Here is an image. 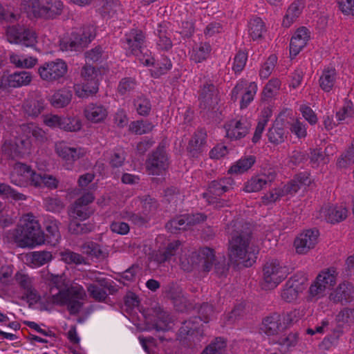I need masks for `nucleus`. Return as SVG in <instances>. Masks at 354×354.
Wrapping results in <instances>:
<instances>
[{
    "instance_id": "1",
    "label": "nucleus",
    "mask_w": 354,
    "mask_h": 354,
    "mask_svg": "<svg viewBox=\"0 0 354 354\" xmlns=\"http://www.w3.org/2000/svg\"><path fill=\"white\" fill-rule=\"evenodd\" d=\"M226 231L231 236L228 247L230 260L235 263H243L246 267L251 266L256 259L252 226L237 219L227 225Z\"/></svg>"
},
{
    "instance_id": "2",
    "label": "nucleus",
    "mask_w": 354,
    "mask_h": 354,
    "mask_svg": "<svg viewBox=\"0 0 354 354\" xmlns=\"http://www.w3.org/2000/svg\"><path fill=\"white\" fill-rule=\"evenodd\" d=\"M44 279L49 286L47 302L57 306H66L72 315L78 313L82 306L86 294L84 288L78 284L68 286L65 274H55L48 272Z\"/></svg>"
},
{
    "instance_id": "3",
    "label": "nucleus",
    "mask_w": 354,
    "mask_h": 354,
    "mask_svg": "<svg viewBox=\"0 0 354 354\" xmlns=\"http://www.w3.org/2000/svg\"><path fill=\"white\" fill-rule=\"evenodd\" d=\"M14 239L19 247L32 248L45 242L44 233L32 214L23 216L15 229Z\"/></svg>"
},
{
    "instance_id": "4",
    "label": "nucleus",
    "mask_w": 354,
    "mask_h": 354,
    "mask_svg": "<svg viewBox=\"0 0 354 354\" xmlns=\"http://www.w3.org/2000/svg\"><path fill=\"white\" fill-rule=\"evenodd\" d=\"M214 313L212 306L208 304H204L199 309L200 317H193L188 321L183 322V326L179 329V336L180 338L188 339L189 340L195 339L196 341H200L201 337L203 334V330L201 329V321L204 323H207L210 317Z\"/></svg>"
},
{
    "instance_id": "5",
    "label": "nucleus",
    "mask_w": 354,
    "mask_h": 354,
    "mask_svg": "<svg viewBox=\"0 0 354 354\" xmlns=\"http://www.w3.org/2000/svg\"><path fill=\"white\" fill-rule=\"evenodd\" d=\"M288 274L287 267L278 260L267 261L263 268L262 288L271 290L276 288Z\"/></svg>"
},
{
    "instance_id": "6",
    "label": "nucleus",
    "mask_w": 354,
    "mask_h": 354,
    "mask_svg": "<svg viewBox=\"0 0 354 354\" xmlns=\"http://www.w3.org/2000/svg\"><path fill=\"white\" fill-rule=\"evenodd\" d=\"M337 275V272L334 268L322 270L309 288V299L317 300L324 297L326 290L330 289L336 283Z\"/></svg>"
},
{
    "instance_id": "7",
    "label": "nucleus",
    "mask_w": 354,
    "mask_h": 354,
    "mask_svg": "<svg viewBox=\"0 0 354 354\" xmlns=\"http://www.w3.org/2000/svg\"><path fill=\"white\" fill-rule=\"evenodd\" d=\"M68 72V66L62 59L44 62L38 67L37 73L40 78L48 83L59 82Z\"/></svg>"
},
{
    "instance_id": "8",
    "label": "nucleus",
    "mask_w": 354,
    "mask_h": 354,
    "mask_svg": "<svg viewBox=\"0 0 354 354\" xmlns=\"http://www.w3.org/2000/svg\"><path fill=\"white\" fill-rule=\"evenodd\" d=\"M6 38L11 44H20L26 47H33L37 42L36 32L20 25L9 26L6 30Z\"/></svg>"
},
{
    "instance_id": "9",
    "label": "nucleus",
    "mask_w": 354,
    "mask_h": 354,
    "mask_svg": "<svg viewBox=\"0 0 354 354\" xmlns=\"http://www.w3.org/2000/svg\"><path fill=\"white\" fill-rule=\"evenodd\" d=\"M38 173L24 163L17 162L10 174L11 183L19 187H28L38 185Z\"/></svg>"
},
{
    "instance_id": "10",
    "label": "nucleus",
    "mask_w": 354,
    "mask_h": 354,
    "mask_svg": "<svg viewBox=\"0 0 354 354\" xmlns=\"http://www.w3.org/2000/svg\"><path fill=\"white\" fill-rule=\"evenodd\" d=\"M94 199L91 192L84 193L76 199L69 210L70 218L80 221L88 219L94 213V209L89 206Z\"/></svg>"
},
{
    "instance_id": "11",
    "label": "nucleus",
    "mask_w": 354,
    "mask_h": 354,
    "mask_svg": "<svg viewBox=\"0 0 354 354\" xmlns=\"http://www.w3.org/2000/svg\"><path fill=\"white\" fill-rule=\"evenodd\" d=\"M234 180L231 178H224L218 180H213L209 185L207 192L203 194V196L207 203L214 204L216 207H223V202L218 201L217 196L232 189Z\"/></svg>"
},
{
    "instance_id": "12",
    "label": "nucleus",
    "mask_w": 354,
    "mask_h": 354,
    "mask_svg": "<svg viewBox=\"0 0 354 354\" xmlns=\"http://www.w3.org/2000/svg\"><path fill=\"white\" fill-rule=\"evenodd\" d=\"M56 154L65 162L64 167L71 169L73 163L84 157L87 150L83 147H71L65 142H58L55 145Z\"/></svg>"
},
{
    "instance_id": "13",
    "label": "nucleus",
    "mask_w": 354,
    "mask_h": 354,
    "mask_svg": "<svg viewBox=\"0 0 354 354\" xmlns=\"http://www.w3.org/2000/svg\"><path fill=\"white\" fill-rule=\"evenodd\" d=\"M251 124L245 117H236L225 124L226 136L232 140H240L245 137L250 129Z\"/></svg>"
},
{
    "instance_id": "14",
    "label": "nucleus",
    "mask_w": 354,
    "mask_h": 354,
    "mask_svg": "<svg viewBox=\"0 0 354 354\" xmlns=\"http://www.w3.org/2000/svg\"><path fill=\"white\" fill-rule=\"evenodd\" d=\"M319 236V231L316 229L306 230L300 233L294 241L296 252L299 254H307L315 247Z\"/></svg>"
},
{
    "instance_id": "15",
    "label": "nucleus",
    "mask_w": 354,
    "mask_h": 354,
    "mask_svg": "<svg viewBox=\"0 0 354 354\" xmlns=\"http://www.w3.org/2000/svg\"><path fill=\"white\" fill-rule=\"evenodd\" d=\"M306 279L304 277L293 276L285 283L281 297L286 302L295 301L306 288Z\"/></svg>"
},
{
    "instance_id": "16",
    "label": "nucleus",
    "mask_w": 354,
    "mask_h": 354,
    "mask_svg": "<svg viewBox=\"0 0 354 354\" xmlns=\"http://www.w3.org/2000/svg\"><path fill=\"white\" fill-rule=\"evenodd\" d=\"M145 37L142 30L131 29L125 34L123 39V45L127 54L138 56L142 53Z\"/></svg>"
},
{
    "instance_id": "17",
    "label": "nucleus",
    "mask_w": 354,
    "mask_h": 354,
    "mask_svg": "<svg viewBox=\"0 0 354 354\" xmlns=\"http://www.w3.org/2000/svg\"><path fill=\"white\" fill-rule=\"evenodd\" d=\"M181 248V241L175 240L169 242L165 247L158 249L153 253V260L158 265L170 263L171 261L176 260V256L180 254Z\"/></svg>"
},
{
    "instance_id": "18",
    "label": "nucleus",
    "mask_w": 354,
    "mask_h": 354,
    "mask_svg": "<svg viewBox=\"0 0 354 354\" xmlns=\"http://www.w3.org/2000/svg\"><path fill=\"white\" fill-rule=\"evenodd\" d=\"M257 91V85L255 82H250L248 85H246L245 82H241L233 88L232 99L236 101L238 99V95L241 94L240 106L241 109H244L254 100Z\"/></svg>"
},
{
    "instance_id": "19",
    "label": "nucleus",
    "mask_w": 354,
    "mask_h": 354,
    "mask_svg": "<svg viewBox=\"0 0 354 354\" xmlns=\"http://www.w3.org/2000/svg\"><path fill=\"white\" fill-rule=\"evenodd\" d=\"M168 158L163 149H157L148 158L146 168L151 175H160L168 167Z\"/></svg>"
},
{
    "instance_id": "20",
    "label": "nucleus",
    "mask_w": 354,
    "mask_h": 354,
    "mask_svg": "<svg viewBox=\"0 0 354 354\" xmlns=\"http://www.w3.org/2000/svg\"><path fill=\"white\" fill-rule=\"evenodd\" d=\"M83 113L84 118L88 122L93 124H100L106 120L109 111L104 105L92 102L84 106Z\"/></svg>"
},
{
    "instance_id": "21",
    "label": "nucleus",
    "mask_w": 354,
    "mask_h": 354,
    "mask_svg": "<svg viewBox=\"0 0 354 354\" xmlns=\"http://www.w3.org/2000/svg\"><path fill=\"white\" fill-rule=\"evenodd\" d=\"M347 216V210L342 207L330 205H324L317 212L316 217L326 222L335 223L342 221Z\"/></svg>"
},
{
    "instance_id": "22",
    "label": "nucleus",
    "mask_w": 354,
    "mask_h": 354,
    "mask_svg": "<svg viewBox=\"0 0 354 354\" xmlns=\"http://www.w3.org/2000/svg\"><path fill=\"white\" fill-rule=\"evenodd\" d=\"M193 258H195L196 268L206 272L211 270L215 263L214 251L209 248H202L193 252Z\"/></svg>"
},
{
    "instance_id": "23",
    "label": "nucleus",
    "mask_w": 354,
    "mask_h": 354,
    "mask_svg": "<svg viewBox=\"0 0 354 354\" xmlns=\"http://www.w3.org/2000/svg\"><path fill=\"white\" fill-rule=\"evenodd\" d=\"M329 299L335 304H346L354 300V288L348 282H344L330 292Z\"/></svg>"
},
{
    "instance_id": "24",
    "label": "nucleus",
    "mask_w": 354,
    "mask_h": 354,
    "mask_svg": "<svg viewBox=\"0 0 354 354\" xmlns=\"http://www.w3.org/2000/svg\"><path fill=\"white\" fill-rule=\"evenodd\" d=\"M310 32L304 27L299 28L292 35L290 43V55L291 57L297 56L306 46L310 39Z\"/></svg>"
},
{
    "instance_id": "25",
    "label": "nucleus",
    "mask_w": 354,
    "mask_h": 354,
    "mask_svg": "<svg viewBox=\"0 0 354 354\" xmlns=\"http://www.w3.org/2000/svg\"><path fill=\"white\" fill-rule=\"evenodd\" d=\"M218 92L212 84H204L199 96L200 107L203 109H214L218 104Z\"/></svg>"
},
{
    "instance_id": "26",
    "label": "nucleus",
    "mask_w": 354,
    "mask_h": 354,
    "mask_svg": "<svg viewBox=\"0 0 354 354\" xmlns=\"http://www.w3.org/2000/svg\"><path fill=\"white\" fill-rule=\"evenodd\" d=\"M15 279L19 286L24 289L26 297L28 299L35 302H37L39 299V295L32 286V278L25 273L17 272L15 276Z\"/></svg>"
},
{
    "instance_id": "27",
    "label": "nucleus",
    "mask_w": 354,
    "mask_h": 354,
    "mask_svg": "<svg viewBox=\"0 0 354 354\" xmlns=\"http://www.w3.org/2000/svg\"><path fill=\"white\" fill-rule=\"evenodd\" d=\"M72 97V91L69 88L63 87L54 91L49 97V102L53 107L60 109L67 106Z\"/></svg>"
},
{
    "instance_id": "28",
    "label": "nucleus",
    "mask_w": 354,
    "mask_h": 354,
    "mask_svg": "<svg viewBox=\"0 0 354 354\" xmlns=\"http://www.w3.org/2000/svg\"><path fill=\"white\" fill-rule=\"evenodd\" d=\"M337 79L338 75L335 68H324L319 78V87L324 92L328 93L335 86Z\"/></svg>"
},
{
    "instance_id": "29",
    "label": "nucleus",
    "mask_w": 354,
    "mask_h": 354,
    "mask_svg": "<svg viewBox=\"0 0 354 354\" xmlns=\"http://www.w3.org/2000/svg\"><path fill=\"white\" fill-rule=\"evenodd\" d=\"M26 141L16 138L15 140L6 141L2 147L3 153L9 158H20L24 153Z\"/></svg>"
},
{
    "instance_id": "30",
    "label": "nucleus",
    "mask_w": 354,
    "mask_h": 354,
    "mask_svg": "<svg viewBox=\"0 0 354 354\" xmlns=\"http://www.w3.org/2000/svg\"><path fill=\"white\" fill-rule=\"evenodd\" d=\"M206 133L203 130L197 131L189 142L187 149L193 157H197L205 148Z\"/></svg>"
},
{
    "instance_id": "31",
    "label": "nucleus",
    "mask_w": 354,
    "mask_h": 354,
    "mask_svg": "<svg viewBox=\"0 0 354 354\" xmlns=\"http://www.w3.org/2000/svg\"><path fill=\"white\" fill-rule=\"evenodd\" d=\"M281 317L278 314L266 317L262 322L260 330L268 336L277 335L281 330Z\"/></svg>"
},
{
    "instance_id": "32",
    "label": "nucleus",
    "mask_w": 354,
    "mask_h": 354,
    "mask_svg": "<svg viewBox=\"0 0 354 354\" xmlns=\"http://www.w3.org/2000/svg\"><path fill=\"white\" fill-rule=\"evenodd\" d=\"M304 8V3L301 1H295L292 2L286 10L283 17L282 25L283 27L288 28L295 22L302 13Z\"/></svg>"
},
{
    "instance_id": "33",
    "label": "nucleus",
    "mask_w": 354,
    "mask_h": 354,
    "mask_svg": "<svg viewBox=\"0 0 354 354\" xmlns=\"http://www.w3.org/2000/svg\"><path fill=\"white\" fill-rule=\"evenodd\" d=\"M42 18L53 19L61 15L63 3L60 0H41Z\"/></svg>"
},
{
    "instance_id": "34",
    "label": "nucleus",
    "mask_w": 354,
    "mask_h": 354,
    "mask_svg": "<svg viewBox=\"0 0 354 354\" xmlns=\"http://www.w3.org/2000/svg\"><path fill=\"white\" fill-rule=\"evenodd\" d=\"M20 9L28 17L42 18L41 0H22Z\"/></svg>"
},
{
    "instance_id": "35",
    "label": "nucleus",
    "mask_w": 354,
    "mask_h": 354,
    "mask_svg": "<svg viewBox=\"0 0 354 354\" xmlns=\"http://www.w3.org/2000/svg\"><path fill=\"white\" fill-rule=\"evenodd\" d=\"M99 10L102 16L107 18L114 17L122 12L118 0H102Z\"/></svg>"
},
{
    "instance_id": "36",
    "label": "nucleus",
    "mask_w": 354,
    "mask_h": 354,
    "mask_svg": "<svg viewBox=\"0 0 354 354\" xmlns=\"http://www.w3.org/2000/svg\"><path fill=\"white\" fill-rule=\"evenodd\" d=\"M158 39L157 40L158 47L163 50H168L172 47L171 39V32L168 29L166 24H159L157 29Z\"/></svg>"
},
{
    "instance_id": "37",
    "label": "nucleus",
    "mask_w": 354,
    "mask_h": 354,
    "mask_svg": "<svg viewBox=\"0 0 354 354\" xmlns=\"http://www.w3.org/2000/svg\"><path fill=\"white\" fill-rule=\"evenodd\" d=\"M211 50V46L208 43L201 42L193 47L190 59L195 63H201L209 57Z\"/></svg>"
},
{
    "instance_id": "38",
    "label": "nucleus",
    "mask_w": 354,
    "mask_h": 354,
    "mask_svg": "<svg viewBox=\"0 0 354 354\" xmlns=\"http://www.w3.org/2000/svg\"><path fill=\"white\" fill-rule=\"evenodd\" d=\"M53 259L51 252L48 251H36L27 255V261L32 267L37 268L50 262Z\"/></svg>"
},
{
    "instance_id": "39",
    "label": "nucleus",
    "mask_w": 354,
    "mask_h": 354,
    "mask_svg": "<svg viewBox=\"0 0 354 354\" xmlns=\"http://www.w3.org/2000/svg\"><path fill=\"white\" fill-rule=\"evenodd\" d=\"M9 59L11 64L20 68H31L37 63V59L35 57H27L15 53L10 54Z\"/></svg>"
},
{
    "instance_id": "40",
    "label": "nucleus",
    "mask_w": 354,
    "mask_h": 354,
    "mask_svg": "<svg viewBox=\"0 0 354 354\" xmlns=\"http://www.w3.org/2000/svg\"><path fill=\"white\" fill-rule=\"evenodd\" d=\"M81 250L87 255L100 259H104L108 255L106 250L93 241H88L82 244L81 245Z\"/></svg>"
},
{
    "instance_id": "41",
    "label": "nucleus",
    "mask_w": 354,
    "mask_h": 354,
    "mask_svg": "<svg viewBox=\"0 0 354 354\" xmlns=\"http://www.w3.org/2000/svg\"><path fill=\"white\" fill-rule=\"evenodd\" d=\"M255 162L253 156L243 157L233 164L228 172L233 174H241L247 171Z\"/></svg>"
},
{
    "instance_id": "42",
    "label": "nucleus",
    "mask_w": 354,
    "mask_h": 354,
    "mask_svg": "<svg viewBox=\"0 0 354 354\" xmlns=\"http://www.w3.org/2000/svg\"><path fill=\"white\" fill-rule=\"evenodd\" d=\"M281 87V81L272 78L266 84L261 93V100L264 102L270 101L278 93Z\"/></svg>"
},
{
    "instance_id": "43",
    "label": "nucleus",
    "mask_w": 354,
    "mask_h": 354,
    "mask_svg": "<svg viewBox=\"0 0 354 354\" xmlns=\"http://www.w3.org/2000/svg\"><path fill=\"white\" fill-rule=\"evenodd\" d=\"M45 227L48 243L53 245L58 243L61 239V234L59 230V222L56 220L49 219L46 221Z\"/></svg>"
},
{
    "instance_id": "44",
    "label": "nucleus",
    "mask_w": 354,
    "mask_h": 354,
    "mask_svg": "<svg viewBox=\"0 0 354 354\" xmlns=\"http://www.w3.org/2000/svg\"><path fill=\"white\" fill-rule=\"evenodd\" d=\"M265 32V24L261 18L255 17L250 21L248 32L253 40L261 39Z\"/></svg>"
},
{
    "instance_id": "45",
    "label": "nucleus",
    "mask_w": 354,
    "mask_h": 354,
    "mask_svg": "<svg viewBox=\"0 0 354 354\" xmlns=\"http://www.w3.org/2000/svg\"><path fill=\"white\" fill-rule=\"evenodd\" d=\"M79 37L73 34L70 38H63L59 41V49L63 52L77 51L84 48Z\"/></svg>"
},
{
    "instance_id": "46",
    "label": "nucleus",
    "mask_w": 354,
    "mask_h": 354,
    "mask_svg": "<svg viewBox=\"0 0 354 354\" xmlns=\"http://www.w3.org/2000/svg\"><path fill=\"white\" fill-rule=\"evenodd\" d=\"M268 138L274 145L281 144L286 138V131L278 123H276L269 129Z\"/></svg>"
},
{
    "instance_id": "47",
    "label": "nucleus",
    "mask_w": 354,
    "mask_h": 354,
    "mask_svg": "<svg viewBox=\"0 0 354 354\" xmlns=\"http://www.w3.org/2000/svg\"><path fill=\"white\" fill-rule=\"evenodd\" d=\"M106 289H109V287L99 286L96 283L86 284V290L89 296L99 302L104 301L106 299L108 296Z\"/></svg>"
},
{
    "instance_id": "48",
    "label": "nucleus",
    "mask_w": 354,
    "mask_h": 354,
    "mask_svg": "<svg viewBox=\"0 0 354 354\" xmlns=\"http://www.w3.org/2000/svg\"><path fill=\"white\" fill-rule=\"evenodd\" d=\"M59 254L61 260L66 264L80 265L86 263L85 259L81 254L74 252L68 249H64Z\"/></svg>"
},
{
    "instance_id": "49",
    "label": "nucleus",
    "mask_w": 354,
    "mask_h": 354,
    "mask_svg": "<svg viewBox=\"0 0 354 354\" xmlns=\"http://www.w3.org/2000/svg\"><path fill=\"white\" fill-rule=\"evenodd\" d=\"M133 105L140 115L147 116L151 110L150 100L145 95H139L133 100Z\"/></svg>"
},
{
    "instance_id": "50",
    "label": "nucleus",
    "mask_w": 354,
    "mask_h": 354,
    "mask_svg": "<svg viewBox=\"0 0 354 354\" xmlns=\"http://www.w3.org/2000/svg\"><path fill=\"white\" fill-rule=\"evenodd\" d=\"M12 87L28 85L32 81V75L28 71H20L10 75Z\"/></svg>"
},
{
    "instance_id": "51",
    "label": "nucleus",
    "mask_w": 354,
    "mask_h": 354,
    "mask_svg": "<svg viewBox=\"0 0 354 354\" xmlns=\"http://www.w3.org/2000/svg\"><path fill=\"white\" fill-rule=\"evenodd\" d=\"M260 174L252 176L245 183L243 190L246 192H257L266 187V180Z\"/></svg>"
},
{
    "instance_id": "52",
    "label": "nucleus",
    "mask_w": 354,
    "mask_h": 354,
    "mask_svg": "<svg viewBox=\"0 0 354 354\" xmlns=\"http://www.w3.org/2000/svg\"><path fill=\"white\" fill-rule=\"evenodd\" d=\"M142 205V214L148 219L156 213L158 209L157 201L148 196H145L140 199Z\"/></svg>"
},
{
    "instance_id": "53",
    "label": "nucleus",
    "mask_w": 354,
    "mask_h": 354,
    "mask_svg": "<svg viewBox=\"0 0 354 354\" xmlns=\"http://www.w3.org/2000/svg\"><path fill=\"white\" fill-rule=\"evenodd\" d=\"M153 125L151 122L144 120H136L129 124V131L137 135L149 133L152 131Z\"/></svg>"
},
{
    "instance_id": "54",
    "label": "nucleus",
    "mask_w": 354,
    "mask_h": 354,
    "mask_svg": "<svg viewBox=\"0 0 354 354\" xmlns=\"http://www.w3.org/2000/svg\"><path fill=\"white\" fill-rule=\"evenodd\" d=\"M79 220H73L71 218L68 230L69 231L75 234H86L91 232L94 226L91 223H80Z\"/></svg>"
},
{
    "instance_id": "55",
    "label": "nucleus",
    "mask_w": 354,
    "mask_h": 354,
    "mask_svg": "<svg viewBox=\"0 0 354 354\" xmlns=\"http://www.w3.org/2000/svg\"><path fill=\"white\" fill-rule=\"evenodd\" d=\"M81 120L77 117H62L61 129L66 131L76 132L81 129Z\"/></svg>"
},
{
    "instance_id": "56",
    "label": "nucleus",
    "mask_w": 354,
    "mask_h": 354,
    "mask_svg": "<svg viewBox=\"0 0 354 354\" xmlns=\"http://www.w3.org/2000/svg\"><path fill=\"white\" fill-rule=\"evenodd\" d=\"M339 326H351L354 323V308H344L336 315Z\"/></svg>"
},
{
    "instance_id": "57",
    "label": "nucleus",
    "mask_w": 354,
    "mask_h": 354,
    "mask_svg": "<svg viewBox=\"0 0 354 354\" xmlns=\"http://www.w3.org/2000/svg\"><path fill=\"white\" fill-rule=\"evenodd\" d=\"M44 109V102L41 100H30L24 105V110L29 116L36 117L39 115Z\"/></svg>"
},
{
    "instance_id": "58",
    "label": "nucleus",
    "mask_w": 354,
    "mask_h": 354,
    "mask_svg": "<svg viewBox=\"0 0 354 354\" xmlns=\"http://www.w3.org/2000/svg\"><path fill=\"white\" fill-rule=\"evenodd\" d=\"M38 185H35V187H45L50 189H54L58 186L59 180L53 175L38 173Z\"/></svg>"
},
{
    "instance_id": "59",
    "label": "nucleus",
    "mask_w": 354,
    "mask_h": 354,
    "mask_svg": "<svg viewBox=\"0 0 354 354\" xmlns=\"http://www.w3.org/2000/svg\"><path fill=\"white\" fill-rule=\"evenodd\" d=\"M97 73L95 68L91 65L84 66L81 71V76L85 84L93 86V83L98 86L97 80Z\"/></svg>"
},
{
    "instance_id": "60",
    "label": "nucleus",
    "mask_w": 354,
    "mask_h": 354,
    "mask_svg": "<svg viewBox=\"0 0 354 354\" xmlns=\"http://www.w3.org/2000/svg\"><path fill=\"white\" fill-rule=\"evenodd\" d=\"M179 257V263L180 268L185 271H191L192 269L196 268L195 258H193V252L191 255L187 257L185 250H180Z\"/></svg>"
},
{
    "instance_id": "61",
    "label": "nucleus",
    "mask_w": 354,
    "mask_h": 354,
    "mask_svg": "<svg viewBox=\"0 0 354 354\" xmlns=\"http://www.w3.org/2000/svg\"><path fill=\"white\" fill-rule=\"evenodd\" d=\"M354 115L353 104L350 100H346L343 106L336 113L339 122H343L351 118Z\"/></svg>"
},
{
    "instance_id": "62",
    "label": "nucleus",
    "mask_w": 354,
    "mask_h": 354,
    "mask_svg": "<svg viewBox=\"0 0 354 354\" xmlns=\"http://www.w3.org/2000/svg\"><path fill=\"white\" fill-rule=\"evenodd\" d=\"M277 61V57L274 55H271L263 63L260 71L259 75L261 78H268L272 73Z\"/></svg>"
},
{
    "instance_id": "63",
    "label": "nucleus",
    "mask_w": 354,
    "mask_h": 354,
    "mask_svg": "<svg viewBox=\"0 0 354 354\" xmlns=\"http://www.w3.org/2000/svg\"><path fill=\"white\" fill-rule=\"evenodd\" d=\"M299 342V337L297 333H290L282 336L279 339V344L284 348V352L296 346Z\"/></svg>"
},
{
    "instance_id": "64",
    "label": "nucleus",
    "mask_w": 354,
    "mask_h": 354,
    "mask_svg": "<svg viewBox=\"0 0 354 354\" xmlns=\"http://www.w3.org/2000/svg\"><path fill=\"white\" fill-rule=\"evenodd\" d=\"M226 343L221 337L216 338L215 341L209 344L201 354H222Z\"/></svg>"
}]
</instances>
